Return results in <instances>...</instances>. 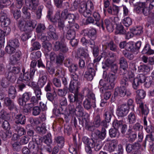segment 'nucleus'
I'll list each match as a JSON object with an SVG mask.
<instances>
[{"mask_svg": "<svg viewBox=\"0 0 154 154\" xmlns=\"http://www.w3.org/2000/svg\"><path fill=\"white\" fill-rule=\"evenodd\" d=\"M25 4L28 7H23L22 11L24 14V17L26 20H30L31 19L30 13L28 11V9L32 11H35L39 5V0H25Z\"/></svg>", "mask_w": 154, "mask_h": 154, "instance_id": "obj_1", "label": "nucleus"}, {"mask_svg": "<svg viewBox=\"0 0 154 154\" xmlns=\"http://www.w3.org/2000/svg\"><path fill=\"white\" fill-rule=\"evenodd\" d=\"M80 83H78L76 82H71L69 85L68 89L69 91L72 93L74 94H69L68 96V98L69 100H71L72 98L75 99L79 98L84 97V95L82 93H79L78 91L79 86Z\"/></svg>", "mask_w": 154, "mask_h": 154, "instance_id": "obj_2", "label": "nucleus"}, {"mask_svg": "<svg viewBox=\"0 0 154 154\" xmlns=\"http://www.w3.org/2000/svg\"><path fill=\"white\" fill-rule=\"evenodd\" d=\"M84 97L79 98L76 99H72L69 100L70 103H74L76 106V113L79 116H82L84 114V109L82 106V102Z\"/></svg>", "mask_w": 154, "mask_h": 154, "instance_id": "obj_3", "label": "nucleus"}, {"mask_svg": "<svg viewBox=\"0 0 154 154\" xmlns=\"http://www.w3.org/2000/svg\"><path fill=\"white\" fill-rule=\"evenodd\" d=\"M96 71L93 63H89L87 67V70L84 75V78L88 81H91L95 75Z\"/></svg>", "mask_w": 154, "mask_h": 154, "instance_id": "obj_4", "label": "nucleus"}, {"mask_svg": "<svg viewBox=\"0 0 154 154\" xmlns=\"http://www.w3.org/2000/svg\"><path fill=\"white\" fill-rule=\"evenodd\" d=\"M61 18L67 20L68 23L67 25L70 24L71 25L73 23L75 22L76 17L74 14L69 13L68 10L66 9L62 11L61 14Z\"/></svg>", "mask_w": 154, "mask_h": 154, "instance_id": "obj_5", "label": "nucleus"}, {"mask_svg": "<svg viewBox=\"0 0 154 154\" xmlns=\"http://www.w3.org/2000/svg\"><path fill=\"white\" fill-rule=\"evenodd\" d=\"M99 84L102 87L100 89V91L102 93H104L105 90H110L114 87L115 84L107 81L106 79H101L99 82Z\"/></svg>", "mask_w": 154, "mask_h": 154, "instance_id": "obj_6", "label": "nucleus"}, {"mask_svg": "<svg viewBox=\"0 0 154 154\" xmlns=\"http://www.w3.org/2000/svg\"><path fill=\"white\" fill-rule=\"evenodd\" d=\"M82 94H83L84 98V96H85L87 97L86 99H89V100L92 102V103H93L94 108L96 107L95 95L88 88H84L82 91Z\"/></svg>", "mask_w": 154, "mask_h": 154, "instance_id": "obj_7", "label": "nucleus"}, {"mask_svg": "<svg viewBox=\"0 0 154 154\" xmlns=\"http://www.w3.org/2000/svg\"><path fill=\"white\" fill-rule=\"evenodd\" d=\"M87 3L85 1L81 2L78 8L79 13L85 17H87L91 15V11L87 8Z\"/></svg>", "mask_w": 154, "mask_h": 154, "instance_id": "obj_8", "label": "nucleus"}, {"mask_svg": "<svg viewBox=\"0 0 154 154\" xmlns=\"http://www.w3.org/2000/svg\"><path fill=\"white\" fill-rule=\"evenodd\" d=\"M73 140L74 143L69 145V150L72 154H77L80 147L81 142L79 139L76 140L75 137H73Z\"/></svg>", "mask_w": 154, "mask_h": 154, "instance_id": "obj_9", "label": "nucleus"}, {"mask_svg": "<svg viewBox=\"0 0 154 154\" xmlns=\"http://www.w3.org/2000/svg\"><path fill=\"white\" fill-rule=\"evenodd\" d=\"M129 111V107L126 104H123L119 106L116 110L117 116L121 117H123L128 113Z\"/></svg>", "mask_w": 154, "mask_h": 154, "instance_id": "obj_10", "label": "nucleus"}, {"mask_svg": "<svg viewBox=\"0 0 154 154\" xmlns=\"http://www.w3.org/2000/svg\"><path fill=\"white\" fill-rule=\"evenodd\" d=\"M131 94V93L126 88L122 87L116 88L114 93L115 97H117L118 95L122 97H124L125 95L128 96Z\"/></svg>", "mask_w": 154, "mask_h": 154, "instance_id": "obj_11", "label": "nucleus"}, {"mask_svg": "<svg viewBox=\"0 0 154 154\" xmlns=\"http://www.w3.org/2000/svg\"><path fill=\"white\" fill-rule=\"evenodd\" d=\"M145 75L142 74H138L137 76L134 79L132 83V86L134 89H137L139 85L144 83L145 80L146 79Z\"/></svg>", "mask_w": 154, "mask_h": 154, "instance_id": "obj_12", "label": "nucleus"}, {"mask_svg": "<svg viewBox=\"0 0 154 154\" xmlns=\"http://www.w3.org/2000/svg\"><path fill=\"white\" fill-rule=\"evenodd\" d=\"M106 129L102 128L100 131L98 130H96L92 132L91 137L94 139H100L103 140L106 137Z\"/></svg>", "mask_w": 154, "mask_h": 154, "instance_id": "obj_13", "label": "nucleus"}, {"mask_svg": "<svg viewBox=\"0 0 154 154\" xmlns=\"http://www.w3.org/2000/svg\"><path fill=\"white\" fill-rule=\"evenodd\" d=\"M81 33L84 36H87L91 41H94L97 38V31L96 29L92 28L89 30L84 29L81 32Z\"/></svg>", "mask_w": 154, "mask_h": 154, "instance_id": "obj_14", "label": "nucleus"}, {"mask_svg": "<svg viewBox=\"0 0 154 154\" xmlns=\"http://www.w3.org/2000/svg\"><path fill=\"white\" fill-rule=\"evenodd\" d=\"M0 22L2 25L7 27L11 23V20L8 17L7 13L4 11H1L0 13Z\"/></svg>", "mask_w": 154, "mask_h": 154, "instance_id": "obj_15", "label": "nucleus"}, {"mask_svg": "<svg viewBox=\"0 0 154 154\" xmlns=\"http://www.w3.org/2000/svg\"><path fill=\"white\" fill-rule=\"evenodd\" d=\"M77 55L78 57L82 59H85L86 62H89L90 60L88 54L83 48H78L77 51Z\"/></svg>", "mask_w": 154, "mask_h": 154, "instance_id": "obj_16", "label": "nucleus"}, {"mask_svg": "<svg viewBox=\"0 0 154 154\" xmlns=\"http://www.w3.org/2000/svg\"><path fill=\"white\" fill-rule=\"evenodd\" d=\"M31 97V94L29 92H26L22 95V97H19L18 99L19 105L23 106L26 103L30 100Z\"/></svg>", "mask_w": 154, "mask_h": 154, "instance_id": "obj_17", "label": "nucleus"}, {"mask_svg": "<svg viewBox=\"0 0 154 154\" xmlns=\"http://www.w3.org/2000/svg\"><path fill=\"white\" fill-rule=\"evenodd\" d=\"M18 25L20 29L22 31L28 33L32 31L23 19H21L19 20Z\"/></svg>", "mask_w": 154, "mask_h": 154, "instance_id": "obj_18", "label": "nucleus"}, {"mask_svg": "<svg viewBox=\"0 0 154 154\" xmlns=\"http://www.w3.org/2000/svg\"><path fill=\"white\" fill-rule=\"evenodd\" d=\"M14 53L10 58V63L12 64L16 63L20 59L22 55L21 52L19 50H16Z\"/></svg>", "mask_w": 154, "mask_h": 154, "instance_id": "obj_19", "label": "nucleus"}, {"mask_svg": "<svg viewBox=\"0 0 154 154\" xmlns=\"http://www.w3.org/2000/svg\"><path fill=\"white\" fill-rule=\"evenodd\" d=\"M47 34L54 39H57L58 38L56 33L55 28L52 25H49L47 29Z\"/></svg>", "mask_w": 154, "mask_h": 154, "instance_id": "obj_20", "label": "nucleus"}, {"mask_svg": "<svg viewBox=\"0 0 154 154\" xmlns=\"http://www.w3.org/2000/svg\"><path fill=\"white\" fill-rule=\"evenodd\" d=\"M140 147V144L135 143L133 144L127 143L126 144V150L128 153H130L135 150L138 149Z\"/></svg>", "mask_w": 154, "mask_h": 154, "instance_id": "obj_21", "label": "nucleus"}, {"mask_svg": "<svg viewBox=\"0 0 154 154\" xmlns=\"http://www.w3.org/2000/svg\"><path fill=\"white\" fill-rule=\"evenodd\" d=\"M14 128L16 131H17L18 134H15L14 135V138H16L15 140H17L18 137V136H21L22 135H24L26 133V131L25 129L20 126L19 125H14Z\"/></svg>", "mask_w": 154, "mask_h": 154, "instance_id": "obj_22", "label": "nucleus"}, {"mask_svg": "<svg viewBox=\"0 0 154 154\" xmlns=\"http://www.w3.org/2000/svg\"><path fill=\"white\" fill-rule=\"evenodd\" d=\"M4 103L6 106L8 107V109L10 110L14 109L17 111V109L16 106L15 105L14 102L8 97L5 98L4 99Z\"/></svg>", "mask_w": 154, "mask_h": 154, "instance_id": "obj_23", "label": "nucleus"}, {"mask_svg": "<svg viewBox=\"0 0 154 154\" xmlns=\"http://www.w3.org/2000/svg\"><path fill=\"white\" fill-rule=\"evenodd\" d=\"M137 97L136 98L137 103H142L141 99H143L146 95V92L143 89H139L136 91Z\"/></svg>", "mask_w": 154, "mask_h": 154, "instance_id": "obj_24", "label": "nucleus"}, {"mask_svg": "<svg viewBox=\"0 0 154 154\" xmlns=\"http://www.w3.org/2000/svg\"><path fill=\"white\" fill-rule=\"evenodd\" d=\"M29 147L30 152L32 154H39V147L38 144L35 143L34 141H31L29 144Z\"/></svg>", "mask_w": 154, "mask_h": 154, "instance_id": "obj_25", "label": "nucleus"}, {"mask_svg": "<svg viewBox=\"0 0 154 154\" xmlns=\"http://www.w3.org/2000/svg\"><path fill=\"white\" fill-rule=\"evenodd\" d=\"M101 25L103 29H104L105 25L107 29L109 32H112L113 30V26L109 20L108 19H105L104 22L102 21Z\"/></svg>", "mask_w": 154, "mask_h": 154, "instance_id": "obj_26", "label": "nucleus"}, {"mask_svg": "<svg viewBox=\"0 0 154 154\" xmlns=\"http://www.w3.org/2000/svg\"><path fill=\"white\" fill-rule=\"evenodd\" d=\"M114 21L115 23L117 25L116 27V32L118 34H126V31L125 29H124L123 26L121 24H117L116 20H118V17H114Z\"/></svg>", "mask_w": 154, "mask_h": 154, "instance_id": "obj_27", "label": "nucleus"}, {"mask_svg": "<svg viewBox=\"0 0 154 154\" xmlns=\"http://www.w3.org/2000/svg\"><path fill=\"white\" fill-rule=\"evenodd\" d=\"M113 109L112 108H110L109 110L104 112L103 115V117L104 119V120L110 122L112 117V115L113 113Z\"/></svg>", "mask_w": 154, "mask_h": 154, "instance_id": "obj_28", "label": "nucleus"}, {"mask_svg": "<svg viewBox=\"0 0 154 154\" xmlns=\"http://www.w3.org/2000/svg\"><path fill=\"white\" fill-rule=\"evenodd\" d=\"M137 104H139V110L141 111L142 114L146 116L149 112V109L146 105H144L143 102Z\"/></svg>", "mask_w": 154, "mask_h": 154, "instance_id": "obj_29", "label": "nucleus"}, {"mask_svg": "<svg viewBox=\"0 0 154 154\" xmlns=\"http://www.w3.org/2000/svg\"><path fill=\"white\" fill-rule=\"evenodd\" d=\"M119 7L113 5L112 7L110 6L107 9V12L110 14L114 15H117L119 11Z\"/></svg>", "mask_w": 154, "mask_h": 154, "instance_id": "obj_30", "label": "nucleus"}, {"mask_svg": "<svg viewBox=\"0 0 154 154\" xmlns=\"http://www.w3.org/2000/svg\"><path fill=\"white\" fill-rule=\"evenodd\" d=\"M42 47L44 49L45 56L46 57H48L49 54L48 53L52 49V46L51 44L48 42H45L42 44Z\"/></svg>", "mask_w": 154, "mask_h": 154, "instance_id": "obj_31", "label": "nucleus"}, {"mask_svg": "<svg viewBox=\"0 0 154 154\" xmlns=\"http://www.w3.org/2000/svg\"><path fill=\"white\" fill-rule=\"evenodd\" d=\"M146 116H144L143 118V125L145 130L148 133L151 132L152 130V126L150 121L147 122L146 120Z\"/></svg>", "mask_w": 154, "mask_h": 154, "instance_id": "obj_32", "label": "nucleus"}, {"mask_svg": "<svg viewBox=\"0 0 154 154\" xmlns=\"http://www.w3.org/2000/svg\"><path fill=\"white\" fill-rule=\"evenodd\" d=\"M16 125H19V124L23 125L25 124L26 118L24 116L21 114H18L16 115L15 118Z\"/></svg>", "mask_w": 154, "mask_h": 154, "instance_id": "obj_33", "label": "nucleus"}, {"mask_svg": "<svg viewBox=\"0 0 154 154\" xmlns=\"http://www.w3.org/2000/svg\"><path fill=\"white\" fill-rule=\"evenodd\" d=\"M66 28L67 31L66 35V37L67 39L69 40L75 38V30H73V28H70L68 27V26H66Z\"/></svg>", "mask_w": 154, "mask_h": 154, "instance_id": "obj_34", "label": "nucleus"}, {"mask_svg": "<svg viewBox=\"0 0 154 154\" xmlns=\"http://www.w3.org/2000/svg\"><path fill=\"white\" fill-rule=\"evenodd\" d=\"M54 141L60 148L63 147L64 145L65 140L64 138L62 136H58L54 138Z\"/></svg>", "mask_w": 154, "mask_h": 154, "instance_id": "obj_35", "label": "nucleus"}, {"mask_svg": "<svg viewBox=\"0 0 154 154\" xmlns=\"http://www.w3.org/2000/svg\"><path fill=\"white\" fill-rule=\"evenodd\" d=\"M108 150L110 152L114 151L118 145V141L116 140H112L108 143Z\"/></svg>", "mask_w": 154, "mask_h": 154, "instance_id": "obj_36", "label": "nucleus"}, {"mask_svg": "<svg viewBox=\"0 0 154 154\" xmlns=\"http://www.w3.org/2000/svg\"><path fill=\"white\" fill-rule=\"evenodd\" d=\"M94 141L92 143V146L91 147H94V150L96 151H99L102 148L101 142L99 139H93Z\"/></svg>", "mask_w": 154, "mask_h": 154, "instance_id": "obj_37", "label": "nucleus"}, {"mask_svg": "<svg viewBox=\"0 0 154 154\" xmlns=\"http://www.w3.org/2000/svg\"><path fill=\"white\" fill-rule=\"evenodd\" d=\"M126 137L128 138V140L129 142H133L137 137V134L132 130H129Z\"/></svg>", "mask_w": 154, "mask_h": 154, "instance_id": "obj_38", "label": "nucleus"}, {"mask_svg": "<svg viewBox=\"0 0 154 154\" xmlns=\"http://www.w3.org/2000/svg\"><path fill=\"white\" fill-rule=\"evenodd\" d=\"M47 76L46 75L40 76L39 78L38 84L40 88L43 87L47 82Z\"/></svg>", "mask_w": 154, "mask_h": 154, "instance_id": "obj_39", "label": "nucleus"}, {"mask_svg": "<svg viewBox=\"0 0 154 154\" xmlns=\"http://www.w3.org/2000/svg\"><path fill=\"white\" fill-rule=\"evenodd\" d=\"M83 105L84 108L87 110L91 109L92 107L94 108L93 103H92L88 99H85L83 102Z\"/></svg>", "mask_w": 154, "mask_h": 154, "instance_id": "obj_40", "label": "nucleus"}, {"mask_svg": "<svg viewBox=\"0 0 154 154\" xmlns=\"http://www.w3.org/2000/svg\"><path fill=\"white\" fill-rule=\"evenodd\" d=\"M101 120L100 114H97L95 115L94 118L93 125L96 128L99 127L100 125Z\"/></svg>", "mask_w": 154, "mask_h": 154, "instance_id": "obj_41", "label": "nucleus"}, {"mask_svg": "<svg viewBox=\"0 0 154 154\" xmlns=\"http://www.w3.org/2000/svg\"><path fill=\"white\" fill-rule=\"evenodd\" d=\"M21 79L20 78H19L18 79L17 87L19 91H22L23 89L26 88L27 82L21 81L20 80Z\"/></svg>", "mask_w": 154, "mask_h": 154, "instance_id": "obj_42", "label": "nucleus"}, {"mask_svg": "<svg viewBox=\"0 0 154 154\" xmlns=\"http://www.w3.org/2000/svg\"><path fill=\"white\" fill-rule=\"evenodd\" d=\"M118 62L119 68L128 67L127 60L124 57H120L119 59Z\"/></svg>", "mask_w": 154, "mask_h": 154, "instance_id": "obj_43", "label": "nucleus"}, {"mask_svg": "<svg viewBox=\"0 0 154 154\" xmlns=\"http://www.w3.org/2000/svg\"><path fill=\"white\" fill-rule=\"evenodd\" d=\"M8 96L10 98L14 99L16 97L17 91L16 88L13 86H10L8 91Z\"/></svg>", "mask_w": 154, "mask_h": 154, "instance_id": "obj_44", "label": "nucleus"}, {"mask_svg": "<svg viewBox=\"0 0 154 154\" xmlns=\"http://www.w3.org/2000/svg\"><path fill=\"white\" fill-rule=\"evenodd\" d=\"M12 135V132L11 131H6L4 132L3 131H0V136L4 140L7 138H10Z\"/></svg>", "mask_w": 154, "mask_h": 154, "instance_id": "obj_45", "label": "nucleus"}, {"mask_svg": "<svg viewBox=\"0 0 154 154\" xmlns=\"http://www.w3.org/2000/svg\"><path fill=\"white\" fill-rule=\"evenodd\" d=\"M119 132L118 130L115 128H112L109 130V135L111 138L118 137L119 136Z\"/></svg>", "mask_w": 154, "mask_h": 154, "instance_id": "obj_46", "label": "nucleus"}, {"mask_svg": "<svg viewBox=\"0 0 154 154\" xmlns=\"http://www.w3.org/2000/svg\"><path fill=\"white\" fill-rule=\"evenodd\" d=\"M64 59L63 54L60 53L57 55L55 62L57 65H60L62 64Z\"/></svg>", "mask_w": 154, "mask_h": 154, "instance_id": "obj_47", "label": "nucleus"}, {"mask_svg": "<svg viewBox=\"0 0 154 154\" xmlns=\"http://www.w3.org/2000/svg\"><path fill=\"white\" fill-rule=\"evenodd\" d=\"M143 28L141 26H137L134 27L133 29L132 32L134 35L140 36L143 33Z\"/></svg>", "mask_w": 154, "mask_h": 154, "instance_id": "obj_48", "label": "nucleus"}, {"mask_svg": "<svg viewBox=\"0 0 154 154\" xmlns=\"http://www.w3.org/2000/svg\"><path fill=\"white\" fill-rule=\"evenodd\" d=\"M7 44L16 48L19 46L20 43L18 39L14 38L10 40Z\"/></svg>", "mask_w": 154, "mask_h": 154, "instance_id": "obj_49", "label": "nucleus"}, {"mask_svg": "<svg viewBox=\"0 0 154 154\" xmlns=\"http://www.w3.org/2000/svg\"><path fill=\"white\" fill-rule=\"evenodd\" d=\"M119 82L121 85L120 87L126 88L129 85L128 79L126 76H124L120 80Z\"/></svg>", "mask_w": 154, "mask_h": 154, "instance_id": "obj_50", "label": "nucleus"}, {"mask_svg": "<svg viewBox=\"0 0 154 154\" xmlns=\"http://www.w3.org/2000/svg\"><path fill=\"white\" fill-rule=\"evenodd\" d=\"M44 143L47 145L49 146L52 143L51 135L50 133H48L44 137Z\"/></svg>", "mask_w": 154, "mask_h": 154, "instance_id": "obj_51", "label": "nucleus"}, {"mask_svg": "<svg viewBox=\"0 0 154 154\" xmlns=\"http://www.w3.org/2000/svg\"><path fill=\"white\" fill-rule=\"evenodd\" d=\"M117 78V76L115 74L109 73L106 79L107 81L115 85V81Z\"/></svg>", "mask_w": 154, "mask_h": 154, "instance_id": "obj_52", "label": "nucleus"}, {"mask_svg": "<svg viewBox=\"0 0 154 154\" xmlns=\"http://www.w3.org/2000/svg\"><path fill=\"white\" fill-rule=\"evenodd\" d=\"M128 120L129 124H132L136 122V117L135 114L133 112L130 113L128 116Z\"/></svg>", "mask_w": 154, "mask_h": 154, "instance_id": "obj_53", "label": "nucleus"}, {"mask_svg": "<svg viewBox=\"0 0 154 154\" xmlns=\"http://www.w3.org/2000/svg\"><path fill=\"white\" fill-rule=\"evenodd\" d=\"M35 106L34 105L31 103L26 104L23 106V112L25 113H27L29 112L32 110L31 109L33 108Z\"/></svg>", "mask_w": 154, "mask_h": 154, "instance_id": "obj_54", "label": "nucleus"}, {"mask_svg": "<svg viewBox=\"0 0 154 154\" xmlns=\"http://www.w3.org/2000/svg\"><path fill=\"white\" fill-rule=\"evenodd\" d=\"M33 141L35 142V143L37 144L38 146H40L41 143H42L43 138L40 137L38 135H35L32 137Z\"/></svg>", "mask_w": 154, "mask_h": 154, "instance_id": "obj_55", "label": "nucleus"}, {"mask_svg": "<svg viewBox=\"0 0 154 154\" xmlns=\"http://www.w3.org/2000/svg\"><path fill=\"white\" fill-rule=\"evenodd\" d=\"M139 70L141 72H148L150 71L151 67L146 64L140 66L139 67Z\"/></svg>", "mask_w": 154, "mask_h": 154, "instance_id": "obj_56", "label": "nucleus"}, {"mask_svg": "<svg viewBox=\"0 0 154 154\" xmlns=\"http://www.w3.org/2000/svg\"><path fill=\"white\" fill-rule=\"evenodd\" d=\"M10 114L4 109L0 111V118L3 119H7L9 118Z\"/></svg>", "mask_w": 154, "mask_h": 154, "instance_id": "obj_57", "label": "nucleus"}, {"mask_svg": "<svg viewBox=\"0 0 154 154\" xmlns=\"http://www.w3.org/2000/svg\"><path fill=\"white\" fill-rule=\"evenodd\" d=\"M107 47L111 51L116 52L117 51V46L113 41H110L107 43Z\"/></svg>", "mask_w": 154, "mask_h": 154, "instance_id": "obj_58", "label": "nucleus"}, {"mask_svg": "<svg viewBox=\"0 0 154 154\" xmlns=\"http://www.w3.org/2000/svg\"><path fill=\"white\" fill-rule=\"evenodd\" d=\"M19 78H20L21 79L20 80L23 82H27L29 81L30 79H32V77H31V76L30 75L29 72H26L24 73L23 74V77H19Z\"/></svg>", "mask_w": 154, "mask_h": 154, "instance_id": "obj_59", "label": "nucleus"}, {"mask_svg": "<svg viewBox=\"0 0 154 154\" xmlns=\"http://www.w3.org/2000/svg\"><path fill=\"white\" fill-rule=\"evenodd\" d=\"M25 22L32 31L35 28L37 25V22L34 20H27Z\"/></svg>", "mask_w": 154, "mask_h": 154, "instance_id": "obj_60", "label": "nucleus"}, {"mask_svg": "<svg viewBox=\"0 0 154 154\" xmlns=\"http://www.w3.org/2000/svg\"><path fill=\"white\" fill-rule=\"evenodd\" d=\"M113 63V62L112 60L107 59L105 61L104 64L102 66V68L103 69H108L111 67Z\"/></svg>", "mask_w": 154, "mask_h": 154, "instance_id": "obj_61", "label": "nucleus"}, {"mask_svg": "<svg viewBox=\"0 0 154 154\" xmlns=\"http://www.w3.org/2000/svg\"><path fill=\"white\" fill-rule=\"evenodd\" d=\"M16 48L7 44L5 48V51L8 54L11 55L14 53L16 51Z\"/></svg>", "mask_w": 154, "mask_h": 154, "instance_id": "obj_62", "label": "nucleus"}, {"mask_svg": "<svg viewBox=\"0 0 154 154\" xmlns=\"http://www.w3.org/2000/svg\"><path fill=\"white\" fill-rule=\"evenodd\" d=\"M67 87H64L63 89H58L57 90V93L58 95L61 97L65 96L67 93Z\"/></svg>", "mask_w": 154, "mask_h": 154, "instance_id": "obj_63", "label": "nucleus"}, {"mask_svg": "<svg viewBox=\"0 0 154 154\" xmlns=\"http://www.w3.org/2000/svg\"><path fill=\"white\" fill-rule=\"evenodd\" d=\"M36 131L38 134L42 135L45 133L46 129L45 126L42 125L41 126L37 127L36 128Z\"/></svg>", "mask_w": 154, "mask_h": 154, "instance_id": "obj_64", "label": "nucleus"}]
</instances>
